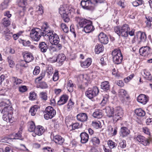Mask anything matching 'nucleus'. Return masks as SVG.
<instances>
[{"mask_svg":"<svg viewBox=\"0 0 152 152\" xmlns=\"http://www.w3.org/2000/svg\"><path fill=\"white\" fill-rule=\"evenodd\" d=\"M48 25V23H44L41 29L38 28L32 29L30 33L31 39L34 41H38L42 36H46L49 33H51Z\"/></svg>","mask_w":152,"mask_h":152,"instance_id":"f257e3e1","label":"nucleus"},{"mask_svg":"<svg viewBox=\"0 0 152 152\" xmlns=\"http://www.w3.org/2000/svg\"><path fill=\"white\" fill-rule=\"evenodd\" d=\"M107 116L109 118L112 117L113 121L116 122L122 118L124 113L122 109L119 107H117L114 110L110 107L105 108Z\"/></svg>","mask_w":152,"mask_h":152,"instance_id":"f03ea898","label":"nucleus"},{"mask_svg":"<svg viewBox=\"0 0 152 152\" xmlns=\"http://www.w3.org/2000/svg\"><path fill=\"white\" fill-rule=\"evenodd\" d=\"M103 2V0H82L80 4L84 9L93 11L97 5V4Z\"/></svg>","mask_w":152,"mask_h":152,"instance_id":"7ed1b4c3","label":"nucleus"},{"mask_svg":"<svg viewBox=\"0 0 152 152\" xmlns=\"http://www.w3.org/2000/svg\"><path fill=\"white\" fill-rule=\"evenodd\" d=\"M71 12V10H69L65 5L61 6L59 9V13L65 22H68L69 21V15Z\"/></svg>","mask_w":152,"mask_h":152,"instance_id":"20e7f679","label":"nucleus"},{"mask_svg":"<svg viewBox=\"0 0 152 152\" xmlns=\"http://www.w3.org/2000/svg\"><path fill=\"white\" fill-rule=\"evenodd\" d=\"M113 61L115 64H121L123 60V56L120 50L115 49L112 52Z\"/></svg>","mask_w":152,"mask_h":152,"instance_id":"39448f33","label":"nucleus"},{"mask_svg":"<svg viewBox=\"0 0 152 152\" xmlns=\"http://www.w3.org/2000/svg\"><path fill=\"white\" fill-rule=\"evenodd\" d=\"M99 92L98 88L95 86L93 87L92 88H88V90L86 92L85 95L89 99H91L97 96Z\"/></svg>","mask_w":152,"mask_h":152,"instance_id":"423d86ee","label":"nucleus"},{"mask_svg":"<svg viewBox=\"0 0 152 152\" xmlns=\"http://www.w3.org/2000/svg\"><path fill=\"white\" fill-rule=\"evenodd\" d=\"M44 116L45 119L48 120L52 118L56 115V111L51 106L47 107L44 112Z\"/></svg>","mask_w":152,"mask_h":152,"instance_id":"0eeeda50","label":"nucleus"},{"mask_svg":"<svg viewBox=\"0 0 152 152\" xmlns=\"http://www.w3.org/2000/svg\"><path fill=\"white\" fill-rule=\"evenodd\" d=\"M49 33L47 36L48 37L49 39L50 43L53 45H56L59 43L60 39L58 36L56 34H53V31H50Z\"/></svg>","mask_w":152,"mask_h":152,"instance_id":"6e6552de","label":"nucleus"},{"mask_svg":"<svg viewBox=\"0 0 152 152\" xmlns=\"http://www.w3.org/2000/svg\"><path fill=\"white\" fill-rule=\"evenodd\" d=\"M11 107L6 106L4 107L2 110L1 113L3 114L2 118L4 121H7L8 119L9 121L10 122L11 119L10 118L9 115L11 114L9 113L10 110H11Z\"/></svg>","mask_w":152,"mask_h":152,"instance_id":"1a4fd4ad","label":"nucleus"},{"mask_svg":"<svg viewBox=\"0 0 152 152\" xmlns=\"http://www.w3.org/2000/svg\"><path fill=\"white\" fill-rule=\"evenodd\" d=\"M75 20L78 23L77 24L78 27L84 28L87 24L91 23L90 20L83 19L79 17H76Z\"/></svg>","mask_w":152,"mask_h":152,"instance_id":"9d476101","label":"nucleus"},{"mask_svg":"<svg viewBox=\"0 0 152 152\" xmlns=\"http://www.w3.org/2000/svg\"><path fill=\"white\" fill-rule=\"evenodd\" d=\"M130 27L127 24H125L121 28L120 36L126 37L128 36V32L130 30Z\"/></svg>","mask_w":152,"mask_h":152,"instance_id":"9b49d317","label":"nucleus"},{"mask_svg":"<svg viewBox=\"0 0 152 152\" xmlns=\"http://www.w3.org/2000/svg\"><path fill=\"white\" fill-rule=\"evenodd\" d=\"M130 133V130L126 127L122 126L121 127L119 132L120 136L123 138L127 137Z\"/></svg>","mask_w":152,"mask_h":152,"instance_id":"f8f14e48","label":"nucleus"},{"mask_svg":"<svg viewBox=\"0 0 152 152\" xmlns=\"http://www.w3.org/2000/svg\"><path fill=\"white\" fill-rule=\"evenodd\" d=\"M137 101L139 102L145 104L148 101V97L145 94H141L138 96Z\"/></svg>","mask_w":152,"mask_h":152,"instance_id":"ddd939ff","label":"nucleus"},{"mask_svg":"<svg viewBox=\"0 0 152 152\" xmlns=\"http://www.w3.org/2000/svg\"><path fill=\"white\" fill-rule=\"evenodd\" d=\"M150 48L148 46L141 48L139 50L140 55L144 56H147L150 53Z\"/></svg>","mask_w":152,"mask_h":152,"instance_id":"4468645a","label":"nucleus"},{"mask_svg":"<svg viewBox=\"0 0 152 152\" xmlns=\"http://www.w3.org/2000/svg\"><path fill=\"white\" fill-rule=\"evenodd\" d=\"M98 37L99 41L102 43L106 44L108 43V38L106 35L103 33H101Z\"/></svg>","mask_w":152,"mask_h":152,"instance_id":"2eb2a0df","label":"nucleus"},{"mask_svg":"<svg viewBox=\"0 0 152 152\" xmlns=\"http://www.w3.org/2000/svg\"><path fill=\"white\" fill-rule=\"evenodd\" d=\"M118 95L122 100H127L129 98L126 91L123 89H120L118 91Z\"/></svg>","mask_w":152,"mask_h":152,"instance_id":"dca6fc26","label":"nucleus"},{"mask_svg":"<svg viewBox=\"0 0 152 152\" xmlns=\"http://www.w3.org/2000/svg\"><path fill=\"white\" fill-rule=\"evenodd\" d=\"M88 118L87 114L85 113H80L77 115V120L82 122L87 121Z\"/></svg>","mask_w":152,"mask_h":152,"instance_id":"f3484780","label":"nucleus"},{"mask_svg":"<svg viewBox=\"0 0 152 152\" xmlns=\"http://www.w3.org/2000/svg\"><path fill=\"white\" fill-rule=\"evenodd\" d=\"M38 47L40 50L43 53L46 52L48 48V45L45 42H40Z\"/></svg>","mask_w":152,"mask_h":152,"instance_id":"a211bd4d","label":"nucleus"},{"mask_svg":"<svg viewBox=\"0 0 152 152\" xmlns=\"http://www.w3.org/2000/svg\"><path fill=\"white\" fill-rule=\"evenodd\" d=\"M90 23H88L84 27L83 30L86 33H89L94 30V26L92 25V22L90 20Z\"/></svg>","mask_w":152,"mask_h":152,"instance_id":"6ab92c4d","label":"nucleus"},{"mask_svg":"<svg viewBox=\"0 0 152 152\" xmlns=\"http://www.w3.org/2000/svg\"><path fill=\"white\" fill-rule=\"evenodd\" d=\"M81 138V143L84 144L87 142L89 139V136L88 134L85 132L81 133L80 134Z\"/></svg>","mask_w":152,"mask_h":152,"instance_id":"aec40b11","label":"nucleus"},{"mask_svg":"<svg viewBox=\"0 0 152 152\" xmlns=\"http://www.w3.org/2000/svg\"><path fill=\"white\" fill-rule=\"evenodd\" d=\"M53 140L56 143L60 145H62L64 141V138L58 135L53 137Z\"/></svg>","mask_w":152,"mask_h":152,"instance_id":"412c9836","label":"nucleus"},{"mask_svg":"<svg viewBox=\"0 0 152 152\" xmlns=\"http://www.w3.org/2000/svg\"><path fill=\"white\" fill-rule=\"evenodd\" d=\"M68 99V96L66 95H63L60 98L58 102V104L61 105L65 104L67 102Z\"/></svg>","mask_w":152,"mask_h":152,"instance_id":"4be33fe9","label":"nucleus"},{"mask_svg":"<svg viewBox=\"0 0 152 152\" xmlns=\"http://www.w3.org/2000/svg\"><path fill=\"white\" fill-rule=\"evenodd\" d=\"M23 57L26 62H29L34 59L32 54L30 53H26L23 54Z\"/></svg>","mask_w":152,"mask_h":152,"instance_id":"5701e85b","label":"nucleus"},{"mask_svg":"<svg viewBox=\"0 0 152 152\" xmlns=\"http://www.w3.org/2000/svg\"><path fill=\"white\" fill-rule=\"evenodd\" d=\"M91 59L88 58L85 61L80 62L81 66L84 68H88L91 64Z\"/></svg>","mask_w":152,"mask_h":152,"instance_id":"b1692460","label":"nucleus"},{"mask_svg":"<svg viewBox=\"0 0 152 152\" xmlns=\"http://www.w3.org/2000/svg\"><path fill=\"white\" fill-rule=\"evenodd\" d=\"M66 59V57L63 54H59L56 59L54 61L52 60L53 62L57 61L58 63L61 64Z\"/></svg>","mask_w":152,"mask_h":152,"instance_id":"393cba45","label":"nucleus"},{"mask_svg":"<svg viewBox=\"0 0 152 152\" xmlns=\"http://www.w3.org/2000/svg\"><path fill=\"white\" fill-rule=\"evenodd\" d=\"M101 88L104 91H107L110 88L109 83L107 81H104L102 82Z\"/></svg>","mask_w":152,"mask_h":152,"instance_id":"a878e982","label":"nucleus"},{"mask_svg":"<svg viewBox=\"0 0 152 152\" xmlns=\"http://www.w3.org/2000/svg\"><path fill=\"white\" fill-rule=\"evenodd\" d=\"M102 114V112L101 110L97 109L95 110V111L92 114V116L94 118H100L102 117L103 116Z\"/></svg>","mask_w":152,"mask_h":152,"instance_id":"bb28decb","label":"nucleus"},{"mask_svg":"<svg viewBox=\"0 0 152 152\" xmlns=\"http://www.w3.org/2000/svg\"><path fill=\"white\" fill-rule=\"evenodd\" d=\"M88 77L86 75H84L83 74L80 75L77 78L78 81L82 82L83 83H85V82H89L88 81Z\"/></svg>","mask_w":152,"mask_h":152,"instance_id":"cd10ccee","label":"nucleus"},{"mask_svg":"<svg viewBox=\"0 0 152 152\" xmlns=\"http://www.w3.org/2000/svg\"><path fill=\"white\" fill-rule=\"evenodd\" d=\"M137 38H139L140 41L144 42L146 39L145 34L144 33H142L141 32H138L136 35Z\"/></svg>","mask_w":152,"mask_h":152,"instance_id":"c85d7f7f","label":"nucleus"},{"mask_svg":"<svg viewBox=\"0 0 152 152\" xmlns=\"http://www.w3.org/2000/svg\"><path fill=\"white\" fill-rule=\"evenodd\" d=\"M44 131L43 127L41 126H38L35 130V134L38 135H41Z\"/></svg>","mask_w":152,"mask_h":152,"instance_id":"c756f323","label":"nucleus"},{"mask_svg":"<svg viewBox=\"0 0 152 152\" xmlns=\"http://www.w3.org/2000/svg\"><path fill=\"white\" fill-rule=\"evenodd\" d=\"M104 47L103 45L97 44L95 46V51L96 54H98L104 50Z\"/></svg>","mask_w":152,"mask_h":152,"instance_id":"7c9ffc66","label":"nucleus"},{"mask_svg":"<svg viewBox=\"0 0 152 152\" xmlns=\"http://www.w3.org/2000/svg\"><path fill=\"white\" fill-rule=\"evenodd\" d=\"M135 113L137 116L143 117L145 114V111L140 108L137 109L135 110Z\"/></svg>","mask_w":152,"mask_h":152,"instance_id":"2f4dec72","label":"nucleus"},{"mask_svg":"<svg viewBox=\"0 0 152 152\" xmlns=\"http://www.w3.org/2000/svg\"><path fill=\"white\" fill-rule=\"evenodd\" d=\"M2 24L3 26L7 27L11 24L10 19L5 17L2 20Z\"/></svg>","mask_w":152,"mask_h":152,"instance_id":"473e14b6","label":"nucleus"},{"mask_svg":"<svg viewBox=\"0 0 152 152\" xmlns=\"http://www.w3.org/2000/svg\"><path fill=\"white\" fill-rule=\"evenodd\" d=\"M21 43L24 46H28L31 49L34 48V46L31 45V42L29 40H21Z\"/></svg>","mask_w":152,"mask_h":152,"instance_id":"72a5a7b5","label":"nucleus"},{"mask_svg":"<svg viewBox=\"0 0 152 152\" xmlns=\"http://www.w3.org/2000/svg\"><path fill=\"white\" fill-rule=\"evenodd\" d=\"M90 142L92 143L93 145H99L100 142L99 138L96 137H93L90 140Z\"/></svg>","mask_w":152,"mask_h":152,"instance_id":"f704fd0d","label":"nucleus"},{"mask_svg":"<svg viewBox=\"0 0 152 152\" xmlns=\"http://www.w3.org/2000/svg\"><path fill=\"white\" fill-rule=\"evenodd\" d=\"M38 106L37 105H35L30 108L29 112L31 113V115L34 116L35 115L38 110Z\"/></svg>","mask_w":152,"mask_h":152,"instance_id":"c9c22d12","label":"nucleus"},{"mask_svg":"<svg viewBox=\"0 0 152 152\" xmlns=\"http://www.w3.org/2000/svg\"><path fill=\"white\" fill-rule=\"evenodd\" d=\"M89 82H85V83H83L82 85H79L78 86V87L82 91H84L86 88L88 87Z\"/></svg>","mask_w":152,"mask_h":152,"instance_id":"e433bc0d","label":"nucleus"},{"mask_svg":"<svg viewBox=\"0 0 152 152\" xmlns=\"http://www.w3.org/2000/svg\"><path fill=\"white\" fill-rule=\"evenodd\" d=\"M9 2V1L8 0H5L1 4L0 6V9L2 10L6 9L8 7Z\"/></svg>","mask_w":152,"mask_h":152,"instance_id":"4c0bfd02","label":"nucleus"},{"mask_svg":"<svg viewBox=\"0 0 152 152\" xmlns=\"http://www.w3.org/2000/svg\"><path fill=\"white\" fill-rule=\"evenodd\" d=\"M72 126V129L75 130L77 129H79L81 128L82 126V124H80L78 122H76L74 123H72L71 125Z\"/></svg>","mask_w":152,"mask_h":152,"instance_id":"58836bf2","label":"nucleus"},{"mask_svg":"<svg viewBox=\"0 0 152 152\" xmlns=\"http://www.w3.org/2000/svg\"><path fill=\"white\" fill-rule=\"evenodd\" d=\"M22 130L21 128H20V130H19L18 132L16 133L14 135V137L12 138V139H18L21 137V134L22 133Z\"/></svg>","mask_w":152,"mask_h":152,"instance_id":"ea45409f","label":"nucleus"},{"mask_svg":"<svg viewBox=\"0 0 152 152\" xmlns=\"http://www.w3.org/2000/svg\"><path fill=\"white\" fill-rule=\"evenodd\" d=\"M92 126L96 129H98L101 127V124L99 121H92Z\"/></svg>","mask_w":152,"mask_h":152,"instance_id":"a19ab883","label":"nucleus"},{"mask_svg":"<svg viewBox=\"0 0 152 152\" xmlns=\"http://www.w3.org/2000/svg\"><path fill=\"white\" fill-rule=\"evenodd\" d=\"M12 79L14 85H18L21 83L22 82V80L21 79H18L15 77H13Z\"/></svg>","mask_w":152,"mask_h":152,"instance_id":"79ce46f5","label":"nucleus"},{"mask_svg":"<svg viewBox=\"0 0 152 152\" xmlns=\"http://www.w3.org/2000/svg\"><path fill=\"white\" fill-rule=\"evenodd\" d=\"M7 59L10 67L12 68L15 64L14 61L13 60L12 57L11 56H9Z\"/></svg>","mask_w":152,"mask_h":152,"instance_id":"37998d69","label":"nucleus"},{"mask_svg":"<svg viewBox=\"0 0 152 152\" xmlns=\"http://www.w3.org/2000/svg\"><path fill=\"white\" fill-rule=\"evenodd\" d=\"M143 76L145 78L148 80H151V79L152 77L150 73L146 70L144 71V75H143Z\"/></svg>","mask_w":152,"mask_h":152,"instance_id":"c03bdc74","label":"nucleus"},{"mask_svg":"<svg viewBox=\"0 0 152 152\" xmlns=\"http://www.w3.org/2000/svg\"><path fill=\"white\" fill-rule=\"evenodd\" d=\"M36 128L34 123L33 122H32L30 124V126L28 128V130L30 132L34 131L35 132Z\"/></svg>","mask_w":152,"mask_h":152,"instance_id":"a18cd8bd","label":"nucleus"},{"mask_svg":"<svg viewBox=\"0 0 152 152\" xmlns=\"http://www.w3.org/2000/svg\"><path fill=\"white\" fill-rule=\"evenodd\" d=\"M107 144L111 148H113L117 146L116 143L111 140H109L108 141Z\"/></svg>","mask_w":152,"mask_h":152,"instance_id":"49530a36","label":"nucleus"},{"mask_svg":"<svg viewBox=\"0 0 152 152\" xmlns=\"http://www.w3.org/2000/svg\"><path fill=\"white\" fill-rule=\"evenodd\" d=\"M43 7L41 4H39L38 7H37V12L38 13L39 15H42L43 13Z\"/></svg>","mask_w":152,"mask_h":152,"instance_id":"de8ad7c7","label":"nucleus"},{"mask_svg":"<svg viewBox=\"0 0 152 152\" xmlns=\"http://www.w3.org/2000/svg\"><path fill=\"white\" fill-rule=\"evenodd\" d=\"M61 28L65 33H67L69 31V28L66 24L62 23L61 25Z\"/></svg>","mask_w":152,"mask_h":152,"instance_id":"09e8293b","label":"nucleus"},{"mask_svg":"<svg viewBox=\"0 0 152 152\" xmlns=\"http://www.w3.org/2000/svg\"><path fill=\"white\" fill-rule=\"evenodd\" d=\"M27 0H19L18 1V4L19 7H24L27 3L26 1Z\"/></svg>","mask_w":152,"mask_h":152,"instance_id":"8fccbe9b","label":"nucleus"},{"mask_svg":"<svg viewBox=\"0 0 152 152\" xmlns=\"http://www.w3.org/2000/svg\"><path fill=\"white\" fill-rule=\"evenodd\" d=\"M39 95L42 100L46 101L47 99L48 96L46 93L41 92L40 93Z\"/></svg>","mask_w":152,"mask_h":152,"instance_id":"3c124183","label":"nucleus"},{"mask_svg":"<svg viewBox=\"0 0 152 152\" xmlns=\"http://www.w3.org/2000/svg\"><path fill=\"white\" fill-rule=\"evenodd\" d=\"M142 0H136L132 2V4L134 7H137L142 4Z\"/></svg>","mask_w":152,"mask_h":152,"instance_id":"603ef678","label":"nucleus"},{"mask_svg":"<svg viewBox=\"0 0 152 152\" xmlns=\"http://www.w3.org/2000/svg\"><path fill=\"white\" fill-rule=\"evenodd\" d=\"M2 28L3 29L1 30V33L4 35L6 34V33H8L10 31L9 29L7 28V27L2 26Z\"/></svg>","mask_w":152,"mask_h":152,"instance_id":"864d4df0","label":"nucleus"},{"mask_svg":"<svg viewBox=\"0 0 152 152\" xmlns=\"http://www.w3.org/2000/svg\"><path fill=\"white\" fill-rule=\"evenodd\" d=\"M37 96V94L34 92H32L30 93L29 98L30 99L34 100L36 98Z\"/></svg>","mask_w":152,"mask_h":152,"instance_id":"5fc2aeb1","label":"nucleus"},{"mask_svg":"<svg viewBox=\"0 0 152 152\" xmlns=\"http://www.w3.org/2000/svg\"><path fill=\"white\" fill-rule=\"evenodd\" d=\"M59 78V75L58 72L56 71L55 72L53 75V80L54 81H57Z\"/></svg>","mask_w":152,"mask_h":152,"instance_id":"6e6d98bb","label":"nucleus"},{"mask_svg":"<svg viewBox=\"0 0 152 152\" xmlns=\"http://www.w3.org/2000/svg\"><path fill=\"white\" fill-rule=\"evenodd\" d=\"M6 34L4 36H5V39L7 41L9 40L12 36V34L10 32V31L8 33H6Z\"/></svg>","mask_w":152,"mask_h":152,"instance_id":"4d7b16f0","label":"nucleus"},{"mask_svg":"<svg viewBox=\"0 0 152 152\" xmlns=\"http://www.w3.org/2000/svg\"><path fill=\"white\" fill-rule=\"evenodd\" d=\"M40 67L39 66H36L33 71V74L34 75H37L39 74L40 71Z\"/></svg>","mask_w":152,"mask_h":152,"instance_id":"13d9d810","label":"nucleus"},{"mask_svg":"<svg viewBox=\"0 0 152 152\" xmlns=\"http://www.w3.org/2000/svg\"><path fill=\"white\" fill-rule=\"evenodd\" d=\"M134 75L132 74L129 76L127 77L126 78H125L124 80V81L125 83H127L128 82L132 79L134 77Z\"/></svg>","mask_w":152,"mask_h":152,"instance_id":"bf43d9fd","label":"nucleus"},{"mask_svg":"<svg viewBox=\"0 0 152 152\" xmlns=\"http://www.w3.org/2000/svg\"><path fill=\"white\" fill-rule=\"evenodd\" d=\"M108 96L106 95L104 97L102 101V103L103 104L102 105H105L107 102L108 100Z\"/></svg>","mask_w":152,"mask_h":152,"instance_id":"052dcab7","label":"nucleus"},{"mask_svg":"<svg viewBox=\"0 0 152 152\" xmlns=\"http://www.w3.org/2000/svg\"><path fill=\"white\" fill-rule=\"evenodd\" d=\"M19 91L22 93L26 91L27 89L26 86H23L19 87Z\"/></svg>","mask_w":152,"mask_h":152,"instance_id":"680f3d73","label":"nucleus"},{"mask_svg":"<svg viewBox=\"0 0 152 152\" xmlns=\"http://www.w3.org/2000/svg\"><path fill=\"white\" fill-rule=\"evenodd\" d=\"M40 87L42 89H45L48 87L47 84L45 82H42L40 83Z\"/></svg>","mask_w":152,"mask_h":152,"instance_id":"e2e57ef3","label":"nucleus"},{"mask_svg":"<svg viewBox=\"0 0 152 152\" xmlns=\"http://www.w3.org/2000/svg\"><path fill=\"white\" fill-rule=\"evenodd\" d=\"M42 149L45 150L46 152H54L53 149L51 148L48 147H44Z\"/></svg>","mask_w":152,"mask_h":152,"instance_id":"0e129e2a","label":"nucleus"},{"mask_svg":"<svg viewBox=\"0 0 152 152\" xmlns=\"http://www.w3.org/2000/svg\"><path fill=\"white\" fill-rule=\"evenodd\" d=\"M119 145L120 147L123 148H125L126 146V141L125 140H122V141L120 142Z\"/></svg>","mask_w":152,"mask_h":152,"instance_id":"69168bd1","label":"nucleus"},{"mask_svg":"<svg viewBox=\"0 0 152 152\" xmlns=\"http://www.w3.org/2000/svg\"><path fill=\"white\" fill-rule=\"evenodd\" d=\"M115 32L119 36H120L121 28L118 26H117L114 28Z\"/></svg>","mask_w":152,"mask_h":152,"instance_id":"338daca9","label":"nucleus"},{"mask_svg":"<svg viewBox=\"0 0 152 152\" xmlns=\"http://www.w3.org/2000/svg\"><path fill=\"white\" fill-rule=\"evenodd\" d=\"M143 132L145 134L149 135L150 134V132L149 129L147 127H144L142 128Z\"/></svg>","mask_w":152,"mask_h":152,"instance_id":"774afa93","label":"nucleus"}]
</instances>
